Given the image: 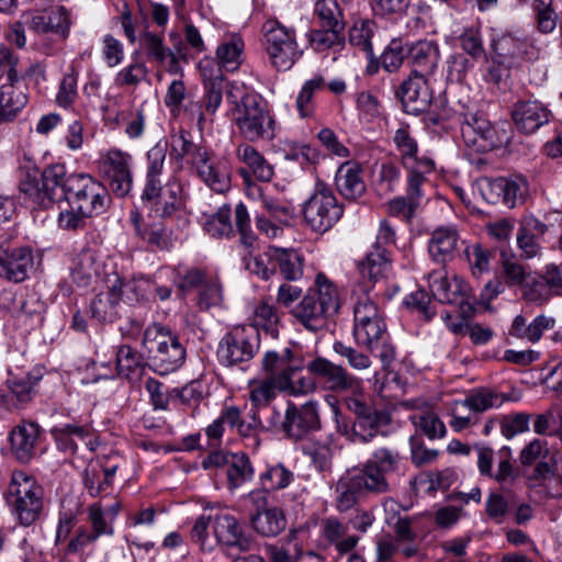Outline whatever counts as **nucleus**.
Returning <instances> with one entry per match:
<instances>
[{
  "mask_svg": "<svg viewBox=\"0 0 562 562\" xmlns=\"http://www.w3.org/2000/svg\"><path fill=\"white\" fill-rule=\"evenodd\" d=\"M229 113L239 133L249 142L272 140L277 123L260 95L246 92L243 85L232 82L226 90Z\"/></svg>",
  "mask_w": 562,
  "mask_h": 562,
  "instance_id": "1",
  "label": "nucleus"
},
{
  "mask_svg": "<svg viewBox=\"0 0 562 562\" xmlns=\"http://www.w3.org/2000/svg\"><path fill=\"white\" fill-rule=\"evenodd\" d=\"M167 149V140H159L148 150L146 183L142 194V200L161 218L171 216L186 201L182 184L177 179L172 178L161 186L159 177L164 170Z\"/></svg>",
  "mask_w": 562,
  "mask_h": 562,
  "instance_id": "2",
  "label": "nucleus"
},
{
  "mask_svg": "<svg viewBox=\"0 0 562 562\" xmlns=\"http://www.w3.org/2000/svg\"><path fill=\"white\" fill-rule=\"evenodd\" d=\"M171 151L178 157L189 159L200 179L216 192L229 188V177L220 161L205 147L193 143L186 131L171 134Z\"/></svg>",
  "mask_w": 562,
  "mask_h": 562,
  "instance_id": "3",
  "label": "nucleus"
},
{
  "mask_svg": "<svg viewBox=\"0 0 562 562\" xmlns=\"http://www.w3.org/2000/svg\"><path fill=\"white\" fill-rule=\"evenodd\" d=\"M69 180L65 165L56 164L45 168L41 176L37 172L25 173L19 190L33 205L48 207L55 201L66 200L70 193L67 188Z\"/></svg>",
  "mask_w": 562,
  "mask_h": 562,
  "instance_id": "4",
  "label": "nucleus"
},
{
  "mask_svg": "<svg viewBox=\"0 0 562 562\" xmlns=\"http://www.w3.org/2000/svg\"><path fill=\"white\" fill-rule=\"evenodd\" d=\"M44 492L34 476L14 471L5 493V499L23 526L33 525L43 510Z\"/></svg>",
  "mask_w": 562,
  "mask_h": 562,
  "instance_id": "5",
  "label": "nucleus"
},
{
  "mask_svg": "<svg viewBox=\"0 0 562 562\" xmlns=\"http://www.w3.org/2000/svg\"><path fill=\"white\" fill-rule=\"evenodd\" d=\"M143 346L148 351L159 374H168L184 362L186 349L178 336L160 324L155 323L146 328Z\"/></svg>",
  "mask_w": 562,
  "mask_h": 562,
  "instance_id": "6",
  "label": "nucleus"
},
{
  "mask_svg": "<svg viewBox=\"0 0 562 562\" xmlns=\"http://www.w3.org/2000/svg\"><path fill=\"white\" fill-rule=\"evenodd\" d=\"M265 49L270 64L278 71H286L301 58L302 50L296 41V32L276 19L262 25Z\"/></svg>",
  "mask_w": 562,
  "mask_h": 562,
  "instance_id": "7",
  "label": "nucleus"
},
{
  "mask_svg": "<svg viewBox=\"0 0 562 562\" xmlns=\"http://www.w3.org/2000/svg\"><path fill=\"white\" fill-rule=\"evenodd\" d=\"M67 188L70 190L66 196L67 205H74L83 215H100L110 205L111 198L106 187L90 175L71 173Z\"/></svg>",
  "mask_w": 562,
  "mask_h": 562,
  "instance_id": "8",
  "label": "nucleus"
},
{
  "mask_svg": "<svg viewBox=\"0 0 562 562\" xmlns=\"http://www.w3.org/2000/svg\"><path fill=\"white\" fill-rule=\"evenodd\" d=\"M260 334L254 326H236L220 340L216 357L221 364L234 367L250 361L259 351Z\"/></svg>",
  "mask_w": 562,
  "mask_h": 562,
  "instance_id": "9",
  "label": "nucleus"
},
{
  "mask_svg": "<svg viewBox=\"0 0 562 562\" xmlns=\"http://www.w3.org/2000/svg\"><path fill=\"white\" fill-rule=\"evenodd\" d=\"M132 165V155L115 147L102 151L97 161L102 183L119 198L126 196L133 189Z\"/></svg>",
  "mask_w": 562,
  "mask_h": 562,
  "instance_id": "10",
  "label": "nucleus"
},
{
  "mask_svg": "<svg viewBox=\"0 0 562 562\" xmlns=\"http://www.w3.org/2000/svg\"><path fill=\"white\" fill-rule=\"evenodd\" d=\"M344 205L338 202L330 188L317 183L313 194L304 203L303 217L315 232L325 233L342 216Z\"/></svg>",
  "mask_w": 562,
  "mask_h": 562,
  "instance_id": "11",
  "label": "nucleus"
},
{
  "mask_svg": "<svg viewBox=\"0 0 562 562\" xmlns=\"http://www.w3.org/2000/svg\"><path fill=\"white\" fill-rule=\"evenodd\" d=\"M213 537L215 546H221L231 557H239L250 551L252 540L247 536L239 520L228 513L218 512L213 515Z\"/></svg>",
  "mask_w": 562,
  "mask_h": 562,
  "instance_id": "12",
  "label": "nucleus"
},
{
  "mask_svg": "<svg viewBox=\"0 0 562 562\" xmlns=\"http://www.w3.org/2000/svg\"><path fill=\"white\" fill-rule=\"evenodd\" d=\"M305 367L304 359L300 352L285 348L278 351H267L261 361V369L277 385L279 392L290 387V382L295 373Z\"/></svg>",
  "mask_w": 562,
  "mask_h": 562,
  "instance_id": "13",
  "label": "nucleus"
},
{
  "mask_svg": "<svg viewBox=\"0 0 562 562\" xmlns=\"http://www.w3.org/2000/svg\"><path fill=\"white\" fill-rule=\"evenodd\" d=\"M353 337L358 345L378 352L384 371L389 370L395 359V348L391 344L386 323L384 319L373 321L369 324L353 327Z\"/></svg>",
  "mask_w": 562,
  "mask_h": 562,
  "instance_id": "14",
  "label": "nucleus"
},
{
  "mask_svg": "<svg viewBox=\"0 0 562 562\" xmlns=\"http://www.w3.org/2000/svg\"><path fill=\"white\" fill-rule=\"evenodd\" d=\"M428 286L432 296L447 304H471L473 299L471 286L461 278L453 274L449 278L445 267L428 274Z\"/></svg>",
  "mask_w": 562,
  "mask_h": 562,
  "instance_id": "15",
  "label": "nucleus"
},
{
  "mask_svg": "<svg viewBox=\"0 0 562 562\" xmlns=\"http://www.w3.org/2000/svg\"><path fill=\"white\" fill-rule=\"evenodd\" d=\"M491 46L499 63L517 65L522 58L533 59L538 49L527 38L510 32H494Z\"/></svg>",
  "mask_w": 562,
  "mask_h": 562,
  "instance_id": "16",
  "label": "nucleus"
},
{
  "mask_svg": "<svg viewBox=\"0 0 562 562\" xmlns=\"http://www.w3.org/2000/svg\"><path fill=\"white\" fill-rule=\"evenodd\" d=\"M306 369L315 375L325 387L333 392H344L356 386L359 381L346 368L324 357H316L306 364Z\"/></svg>",
  "mask_w": 562,
  "mask_h": 562,
  "instance_id": "17",
  "label": "nucleus"
},
{
  "mask_svg": "<svg viewBox=\"0 0 562 562\" xmlns=\"http://www.w3.org/2000/svg\"><path fill=\"white\" fill-rule=\"evenodd\" d=\"M496 132L486 117L477 113H467L461 121V137L464 144L476 153H485L495 147Z\"/></svg>",
  "mask_w": 562,
  "mask_h": 562,
  "instance_id": "18",
  "label": "nucleus"
},
{
  "mask_svg": "<svg viewBox=\"0 0 562 562\" xmlns=\"http://www.w3.org/2000/svg\"><path fill=\"white\" fill-rule=\"evenodd\" d=\"M510 114L516 128L525 134L535 133L548 124L552 116L544 103L532 99L518 100L513 105Z\"/></svg>",
  "mask_w": 562,
  "mask_h": 562,
  "instance_id": "19",
  "label": "nucleus"
},
{
  "mask_svg": "<svg viewBox=\"0 0 562 562\" xmlns=\"http://www.w3.org/2000/svg\"><path fill=\"white\" fill-rule=\"evenodd\" d=\"M283 430L292 439H301L319 427L317 405L308 402L300 407L289 404L282 423Z\"/></svg>",
  "mask_w": 562,
  "mask_h": 562,
  "instance_id": "20",
  "label": "nucleus"
},
{
  "mask_svg": "<svg viewBox=\"0 0 562 562\" xmlns=\"http://www.w3.org/2000/svg\"><path fill=\"white\" fill-rule=\"evenodd\" d=\"M391 423V414L386 411L375 409L360 418H355L351 427L347 425L340 428V432L353 443H368L378 435L381 429Z\"/></svg>",
  "mask_w": 562,
  "mask_h": 562,
  "instance_id": "21",
  "label": "nucleus"
},
{
  "mask_svg": "<svg viewBox=\"0 0 562 562\" xmlns=\"http://www.w3.org/2000/svg\"><path fill=\"white\" fill-rule=\"evenodd\" d=\"M34 257L29 247L3 248L0 246V277L12 281H24L33 270Z\"/></svg>",
  "mask_w": 562,
  "mask_h": 562,
  "instance_id": "22",
  "label": "nucleus"
},
{
  "mask_svg": "<svg viewBox=\"0 0 562 562\" xmlns=\"http://www.w3.org/2000/svg\"><path fill=\"white\" fill-rule=\"evenodd\" d=\"M426 78L413 75L397 90L406 113L419 115L428 110L432 95Z\"/></svg>",
  "mask_w": 562,
  "mask_h": 562,
  "instance_id": "23",
  "label": "nucleus"
},
{
  "mask_svg": "<svg viewBox=\"0 0 562 562\" xmlns=\"http://www.w3.org/2000/svg\"><path fill=\"white\" fill-rule=\"evenodd\" d=\"M358 272L368 284L363 291L368 293L375 283L385 280L392 272V259L389 249L372 248L363 260L357 265Z\"/></svg>",
  "mask_w": 562,
  "mask_h": 562,
  "instance_id": "24",
  "label": "nucleus"
},
{
  "mask_svg": "<svg viewBox=\"0 0 562 562\" xmlns=\"http://www.w3.org/2000/svg\"><path fill=\"white\" fill-rule=\"evenodd\" d=\"M236 158L240 164L245 165L239 170L244 179L250 176L263 182L272 179L274 175L272 165L250 144H239L236 148Z\"/></svg>",
  "mask_w": 562,
  "mask_h": 562,
  "instance_id": "25",
  "label": "nucleus"
},
{
  "mask_svg": "<svg viewBox=\"0 0 562 562\" xmlns=\"http://www.w3.org/2000/svg\"><path fill=\"white\" fill-rule=\"evenodd\" d=\"M407 58L413 66V75L428 77L438 66L439 45L435 41H418L408 48Z\"/></svg>",
  "mask_w": 562,
  "mask_h": 562,
  "instance_id": "26",
  "label": "nucleus"
},
{
  "mask_svg": "<svg viewBox=\"0 0 562 562\" xmlns=\"http://www.w3.org/2000/svg\"><path fill=\"white\" fill-rule=\"evenodd\" d=\"M102 272L103 262L92 249H83L72 259L70 277L79 286L93 284Z\"/></svg>",
  "mask_w": 562,
  "mask_h": 562,
  "instance_id": "27",
  "label": "nucleus"
},
{
  "mask_svg": "<svg viewBox=\"0 0 562 562\" xmlns=\"http://www.w3.org/2000/svg\"><path fill=\"white\" fill-rule=\"evenodd\" d=\"M459 233L453 226H439L428 241V252L438 263L451 260L459 247Z\"/></svg>",
  "mask_w": 562,
  "mask_h": 562,
  "instance_id": "28",
  "label": "nucleus"
},
{
  "mask_svg": "<svg viewBox=\"0 0 562 562\" xmlns=\"http://www.w3.org/2000/svg\"><path fill=\"white\" fill-rule=\"evenodd\" d=\"M335 184L346 200H357L366 192V184L362 179V169L359 165L347 161L337 170L335 176Z\"/></svg>",
  "mask_w": 562,
  "mask_h": 562,
  "instance_id": "29",
  "label": "nucleus"
},
{
  "mask_svg": "<svg viewBox=\"0 0 562 562\" xmlns=\"http://www.w3.org/2000/svg\"><path fill=\"white\" fill-rule=\"evenodd\" d=\"M268 258L273 267L288 281H296L303 276L304 257L296 249L268 247Z\"/></svg>",
  "mask_w": 562,
  "mask_h": 562,
  "instance_id": "30",
  "label": "nucleus"
},
{
  "mask_svg": "<svg viewBox=\"0 0 562 562\" xmlns=\"http://www.w3.org/2000/svg\"><path fill=\"white\" fill-rule=\"evenodd\" d=\"M30 24L38 33L52 32L66 40L70 31L71 21L67 9L60 5L32 16Z\"/></svg>",
  "mask_w": 562,
  "mask_h": 562,
  "instance_id": "31",
  "label": "nucleus"
},
{
  "mask_svg": "<svg viewBox=\"0 0 562 562\" xmlns=\"http://www.w3.org/2000/svg\"><path fill=\"white\" fill-rule=\"evenodd\" d=\"M488 186L492 191L503 196L504 203L509 207L524 203L529 192L528 181L520 175L494 179Z\"/></svg>",
  "mask_w": 562,
  "mask_h": 562,
  "instance_id": "32",
  "label": "nucleus"
},
{
  "mask_svg": "<svg viewBox=\"0 0 562 562\" xmlns=\"http://www.w3.org/2000/svg\"><path fill=\"white\" fill-rule=\"evenodd\" d=\"M26 102L25 88L18 78L2 85L0 87V122L13 120Z\"/></svg>",
  "mask_w": 562,
  "mask_h": 562,
  "instance_id": "33",
  "label": "nucleus"
},
{
  "mask_svg": "<svg viewBox=\"0 0 562 562\" xmlns=\"http://www.w3.org/2000/svg\"><path fill=\"white\" fill-rule=\"evenodd\" d=\"M90 311L93 318L101 323H113L122 312V300L116 288L112 284L109 291L99 293L90 304Z\"/></svg>",
  "mask_w": 562,
  "mask_h": 562,
  "instance_id": "34",
  "label": "nucleus"
},
{
  "mask_svg": "<svg viewBox=\"0 0 562 562\" xmlns=\"http://www.w3.org/2000/svg\"><path fill=\"white\" fill-rule=\"evenodd\" d=\"M322 529L326 541L334 544L340 555L351 552L360 540L358 536H348V526L334 517L324 519Z\"/></svg>",
  "mask_w": 562,
  "mask_h": 562,
  "instance_id": "35",
  "label": "nucleus"
},
{
  "mask_svg": "<svg viewBox=\"0 0 562 562\" xmlns=\"http://www.w3.org/2000/svg\"><path fill=\"white\" fill-rule=\"evenodd\" d=\"M292 315L311 331L322 328L325 324V318L328 316L319 302H317L316 294H312L310 291L293 308Z\"/></svg>",
  "mask_w": 562,
  "mask_h": 562,
  "instance_id": "36",
  "label": "nucleus"
},
{
  "mask_svg": "<svg viewBox=\"0 0 562 562\" xmlns=\"http://www.w3.org/2000/svg\"><path fill=\"white\" fill-rule=\"evenodd\" d=\"M38 434V426L34 423L19 425L12 430V451L21 462H27L32 458Z\"/></svg>",
  "mask_w": 562,
  "mask_h": 562,
  "instance_id": "37",
  "label": "nucleus"
},
{
  "mask_svg": "<svg viewBox=\"0 0 562 562\" xmlns=\"http://www.w3.org/2000/svg\"><path fill=\"white\" fill-rule=\"evenodd\" d=\"M250 524L260 536L276 537L285 529L286 518L281 508L273 506L252 514Z\"/></svg>",
  "mask_w": 562,
  "mask_h": 562,
  "instance_id": "38",
  "label": "nucleus"
},
{
  "mask_svg": "<svg viewBox=\"0 0 562 562\" xmlns=\"http://www.w3.org/2000/svg\"><path fill=\"white\" fill-rule=\"evenodd\" d=\"M393 142L398 151L400 162L403 168L419 165L424 160H432L430 157L419 155L418 143L407 126L395 131Z\"/></svg>",
  "mask_w": 562,
  "mask_h": 562,
  "instance_id": "39",
  "label": "nucleus"
},
{
  "mask_svg": "<svg viewBox=\"0 0 562 562\" xmlns=\"http://www.w3.org/2000/svg\"><path fill=\"white\" fill-rule=\"evenodd\" d=\"M404 170L406 171L405 194L422 205L425 196L424 187L427 183V177L435 170V161L424 160Z\"/></svg>",
  "mask_w": 562,
  "mask_h": 562,
  "instance_id": "40",
  "label": "nucleus"
},
{
  "mask_svg": "<svg viewBox=\"0 0 562 562\" xmlns=\"http://www.w3.org/2000/svg\"><path fill=\"white\" fill-rule=\"evenodd\" d=\"M145 369L143 356L128 345L121 346L116 351L117 374L134 381L140 378Z\"/></svg>",
  "mask_w": 562,
  "mask_h": 562,
  "instance_id": "41",
  "label": "nucleus"
},
{
  "mask_svg": "<svg viewBox=\"0 0 562 562\" xmlns=\"http://www.w3.org/2000/svg\"><path fill=\"white\" fill-rule=\"evenodd\" d=\"M362 495L364 493L350 471L340 476L335 484L336 508L340 513L351 509Z\"/></svg>",
  "mask_w": 562,
  "mask_h": 562,
  "instance_id": "42",
  "label": "nucleus"
},
{
  "mask_svg": "<svg viewBox=\"0 0 562 562\" xmlns=\"http://www.w3.org/2000/svg\"><path fill=\"white\" fill-rule=\"evenodd\" d=\"M356 481L360 485L362 492L366 494H383L390 491V484L386 475L381 472L375 465L366 462L361 469L350 471Z\"/></svg>",
  "mask_w": 562,
  "mask_h": 562,
  "instance_id": "43",
  "label": "nucleus"
},
{
  "mask_svg": "<svg viewBox=\"0 0 562 562\" xmlns=\"http://www.w3.org/2000/svg\"><path fill=\"white\" fill-rule=\"evenodd\" d=\"M54 434L57 446L61 451L75 453L78 449L76 438H79L90 450L93 449L91 447V434L88 426L66 425L56 429Z\"/></svg>",
  "mask_w": 562,
  "mask_h": 562,
  "instance_id": "44",
  "label": "nucleus"
},
{
  "mask_svg": "<svg viewBox=\"0 0 562 562\" xmlns=\"http://www.w3.org/2000/svg\"><path fill=\"white\" fill-rule=\"evenodd\" d=\"M229 488H238L252 480L255 469L249 457L244 453H235L225 470Z\"/></svg>",
  "mask_w": 562,
  "mask_h": 562,
  "instance_id": "45",
  "label": "nucleus"
},
{
  "mask_svg": "<svg viewBox=\"0 0 562 562\" xmlns=\"http://www.w3.org/2000/svg\"><path fill=\"white\" fill-rule=\"evenodd\" d=\"M374 35V23L370 20L356 22L349 30L348 42L357 50L364 54L368 59H373L372 37Z\"/></svg>",
  "mask_w": 562,
  "mask_h": 562,
  "instance_id": "46",
  "label": "nucleus"
},
{
  "mask_svg": "<svg viewBox=\"0 0 562 562\" xmlns=\"http://www.w3.org/2000/svg\"><path fill=\"white\" fill-rule=\"evenodd\" d=\"M112 285L116 288V292L120 293L121 300L130 303L145 299L147 293L154 286L149 279L142 277L128 280H123L116 277Z\"/></svg>",
  "mask_w": 562,
  "mask_h": 562,
  "instance_id": "47",
  "label": "nucleus"
},
{
  "mask_svg": "<svg viewBox=\"0 0 562 562\" xmlns=\"http://www.w3.org/2000/svg\"><path fill=\"white\" fill-rule=\"evenodd\" d=\"M312 294H316L317 302L330 316L338 312L339 308V295L336 285L328 280L324 273H318L315 278V289L310 290Z\"/></svg>",
  "mask_w": 562,
  "mask_h": 562,
  "instance_id": "48",
  "label": "nucleus"
},
{
  "mask_svg": "<svg viewBox=\"0 0 562 562\" xmlns=\"http://www.w3.org/2000/svg\"><path fill=\"white\" fill-rule=\"evenodd\" d=\"M38 381L40 378L34 376L31 373L19 376L12 372H9L7 385L12 398H14L18 404L25 405L32 401L36 392Z\"/></svg>",
  "mask_w": 562,
  "mask_h": 562,
  "instance_id": "49",
  "label": "nucleus"
},
{
  "mask_svg": "<svg viewBox=\"0 0 562 562\" xmlns=\"http://www.w3.org/2000/svg\"><path fill=\"white\" fill-rule=\"evenodd\" d=\"M507 397L490 389H480L468 395L462 402H454L456 406L468 407L475 413H483L492 407L501 406Z\"/></svg>",
  "mask_w": 562,
  "mask_h": 562,
  "instance_id": "50",
  "label": "nucleus"
},
{
  "mask_svg": "<svg viewBox=\"0 0 562 562\" xmlns=\"http://www.w3.org/2000/svg\"><path fill=\"white\" fill-rule=\"evenodd\" d=\"M342 29L325 27L322 30H311L307 40L311 47L318 53L329 49L337 50L345 45V38L341 35Z\"/></svg>",
  "mask_w": 562,
  "mask_h": 562,
  "instance_id": "51",
  "label": "nucleus"
},
{
  "mask_svg": "<svg viewBox=\"0 0 562 562\" xmlns=\"http://www.w3.org/2000/svg\"><path fill=\"white\" fill-rule=\"evenodd\" d=\"M243 53L244 42L235 35L217 47L216 58L226 71H234L243 63Z\"/></svg>",
  "mask_w": 562,
  "mask_h": 562,
  "instance_id": "52",
  "label": "nucleus"
},
{
  "mask_svg": "<svg viewBox=\"0 0 562 562\" xmlns=\"http://www.w3.org/2000/svg\"><path fill=\"white\" fill-rule=\"evenodd\" d=\"M293 480L294 473L282 463L268 465L266 471L259 475L260 485L270 492L286 488Z\"/></svg>",
  "mask_w": 562,
  "mask_h": 562,
  "instance_id": "53",
  "label": "nucleus"
},
{
  "mask_svg": "<svg viewBox=\"0 0 562 562\" xmlns=\"http://www.w3.org/2000/svg\"><path fill=\"white\" fill-rule=\"evenodd\" d=\"M326 82L322 76H314L306 80L296 97V109L301 117H310L314 112L313 97L325 89Z\"/></svg>",
  "mask_w": 562,
  "mask_h": 562,
  "instance_id": "54",
  "label": "nucleus"
},
{
  "mask_svg": "<svg viewBox=\"0 0 562 562\" xmlns=\"http://www.w3.org/2000/svg\"><path fill=\"white\" fill-rule=\"evenodd\" d=\"M521 289L522 299L538 306L547 304L554 296L544 274L541 278L527 279Z\"/></svg>",
  "mask_w": 562,
  "mask_h": 562,
  "instance_id": "55",
  "label": "nucleus"
},
{
  "mask_svg": "<svg viewBox=\"0 0 562 562\" xmlns=\"http://www.w3.org/2000/svg\"><path fill=\"white\" fill-rule=\"evenodd\" d=\"M210 528L213 529V515L202 514L194 520L190 531L191 541L203 552H211L215 548V538L211 537Z\"/></svg>",
  "mask_w": 562,
  "mask_h": 562,
  "instance_id": "56",
  "label": "nucleus"
},
{
  "mask_svg": "<svg viewBox=\"0 0 562 562\" xmlns=\"http://www.w3.org/2000/svg\"><path fill=\"white\" fill-rule=\"evenodd\" d=\"M249 400L255 408L265 407L270 404L279 391L273 381L267 375L249 382Z\"/></svg>",
  "mask_w": 562,
  "mask_h": 562,
  "instance_id": "57",
  "label": "nucleus"
},
{
  "mask_svg": "<svg viewBox=\"0 0 562 562\" xmlns=\"http://www.w3.org/2000/svg\"><path fill=\"white\" fill-rule=\"evenodd\" d=\"M302 451L317 471H326L330 468L333 451L328 442L310 440L303 445Z\"/></svg>",
  "mask_w": 562,
  "mask_h": 562,
  "instance_id": "58",
  "label": "nucleus"
},
{
  "mask_svg": "<svg viewBox=\"0 0 562 562\" xmlns=\"http://www.w3.org/2000/svg\"><path fill=\"white\" fill-rule=\"evenodd\" d=\"M231 207L223 205L214 214L210 215L204 223V229L212 237H229L234 233L231 221Z\"/></svg>",
  "mask_w": 562,
  "mask_h": 562,
  "instance_id": "59",
  "label": "nucleus"
},
{
  "mask_svg": "<svg viewBox=\"0 0 562 562\" xmlns=\"http://www.w3.org/2000/svg\"><path fill=\"white\" fill-rule=\"evenodd\" d=\"M261 207L273 220L289 222L292 217V209L288 201L276 198L272 193L259 190Z\"/></svg>",
  "mask_w": 562,
  "mask_h": 562,
  "instance_id": "60",
  "label": "nucleus"
},
{
  "mask_svg": "<svg viewBox=\"0 0 562 562\" xmlns=\"http://www.w3.org/2000/svg\"><path fill=\"white\" fill-rule=\"evenodd\" d=\"M279 323V315L274 307V305L270 304L267 301L260 302L254 310L252 313V324L249 326L258 328H262L271 336H277V325Z\"/></svg>",
  "mask_w": 562,
  "mask_h": 562,
  "instance_id": "61",
  "label": "nucleus"
},
{
  "mask_svg": "<svg viewBox=\"0 0 562 562\" xmlns=\"http://www.w3.org/2000/svg\"><path fill=\"white\" fill-rule=\"evenodd\" d=\"M315 14L323 27L344 29L342 12L336 0H318Z\"/></svg>",
  "mask_w": 562,
  "mask_h": 562,
  "instance_id": "62",
  "label": "nucleus"
},
{
  "mask_svg": "<svg viewBox=\"0 0 562 562\" xmlns=\"http://www.w3.org/2000/svg\"><path fill=\"white\" fill-rule=\"evenodd\" d=\"M139 42L149 60H154L159 65L167 60L170 48L165 46L161 36L146 31L139 36Z\"/></svg>",
  "mask_w": 562,
  "mask_h": 562,
  "instance_id": "63",
  "label": "nucleus"
},
{
  "mask_svg": "<svg viewBox=\"0 0 562 562\" xmlns=\"http://www.w3.org/2000/svg\"><path fill=\"white\" fill-rule=\"evenodd\" d=\"M333 350L336 355L346 359L348 366L356 371L367 370L372 364V361L367 353L353 348L352 346H348L342 341H335Z\"/></svg>",
  "mask_w": 562,
  "mask_h": 562,
  "instance_id": "64",
  "label": "nucleus"
}]
</instances>
